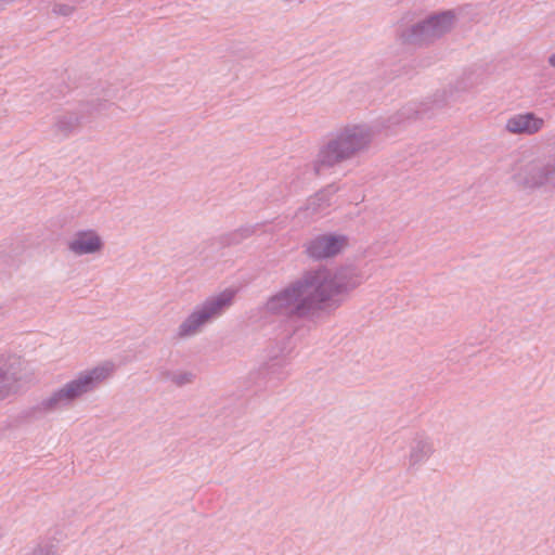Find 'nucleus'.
<instances>
[{
	"instance_id": "obj_16",
	"label": "nucleus",
	"mask_w": 555,
	"mask_h": 555,
	"mask_svg": "<svg viewBox=\"0 0 555 555\" xmlns=\"http://www.w3.org/2000/svg\"><path fill=\"white\" fill-rule=\"evenodd\" d=\"M256 231V225H244L230 233L220 236V243L222 245H236L251 236Z\"/></svg>"
},
{
	"instance_id": "obj_12",
	"label": "nucleus",
	"mask_w": 555,
	"mask_h": 555,
	"mask_svg": "<svg viewBox=\"0 0 555 555\" xmlns=\"http://www.w3.org/2000/svg\"><path fill=\"white\" fill-rule=\"evenodd\" d=\"M545 126V120L533 112H521L511 115L505 124L504 130L516 135H534Z\"/></svg>"
},
{
	"instance_id": "obj_17",
	"label": "nucleus",
	"mask_w": 555,
	"mask_h": 555,
	"mask_svg": "<svg viewBox=\"0 0 555 555\" xmlns=\"http://www.w3.org/2000/svg\"><path fill=\"white\" fill-rule=\"evenodd\" d=\"M162 376L178 387L192 384L195 379V374L193 372L184 370L166 371L162 373Z\"/></svg>"
},
{
	"instance_id": "obj_4",
	"label": "nucleus",
	"mask_w": 555,
	"mask_h": 555,
	"mask_svg": "<svg viewBox=\"0 0 555 555\" xmlns=\"http://www.w3.org/2000/svg\"><path fill=\"white\" fill-rule=\"evenodd\" d=\"M236 295L233 288H225L206 297L194 306L192 311L179 324L175 338L186 339L199 334L205 326L219 319L232 305Z\"/></svg>"
},
{
	"instance_id": "obj_18",
	"label": "nucleus",
	"mask_w": 555,
	"mask_h": 555,
	"mask_svg": "<svg viewBox=\"0 0 555 555\" xmlns=\"http://www.w3.org/2000/svg\"><path fill=\"white\" fill-rule=\"evenodd\" d=\"M52 11L56 15L69 16L75 11V7L65 3H55Z\"/></svg>"
},
{
	"instance_id": "obj_11",
	"label": "nucleus",
	"mask_w": 555,
	"mask_h": 555,
	"mask_svg": "<svg viewBox=\"0 0 555 555\" xmlns=\"http://www.w3.org/2000/svg\"><path fill=\"white\" fill-rule=\"evenodd\" d=\"M433 438L423 430L413 433L408 441L405 455L409 469H416L424 465L435 453Z\"/></svg>"
},
{
	"instance_id": "obj_9",
	"label": "nucleus",
	"mask_w": 555,
	"mask_h": 555,
	"mask_svg": "<svg viewBox=\"0 0 555 555\" xmlns=\"http://www.w3.org/2000/svg\"><path fill=\"white\" fill-rule=\"evenodd\" d=\"M348 243L343 234H319L309 240L306 245V254L314 260L331 258L340 253Z\"/></svg>"
},
{
	"instance_id": "obj_2",
	"label": "nucleus",
	"mask_w": 555,
	"mask_h": 555,
	"mask_svg": "<svg viewBox=\"0 0 555 555\" xmlns=\"http://www.w3.org/2000/svg\"><path fill=\"white\" fill-rule=\"evenodd\" d=\"M115 364L106 361L90 370L79 372L73 379L54 389L31 406L21 412L23 420H40L74 404L85 395L95 390L114 372Z\"/></svg>"
},
{
	"instance_id": "obj_3",
	"label": "nucleus",
	"mask_w": 555,
	"mask_h": 555,
	"mask_svg": "<svg viewBox=\"0 0 555 555\" xmlns=\"http://www.w3.org/2000/svg\"><path fill=\"white\" fill-rule=\"evenodd\" d=\"M374 138L373 129L364 124L347 125L332 132L320 147L313 163L315 175L348 160L366 150Z\"/></svg>"
},
{
	"instance_id": "obj_7",
	"label": "nucleus",
	"mask_w": 555,
	"mask_h": 555,
	"mask_svg": "<svg viewBox=\"0 0 555 555\" xmlns=\"http://www.w3.org/2000/svg\"><path fill=\"white\" fill-rule=\"evenodd\" d=\"M27 382L24 361L15 354H0V400L17 395Z\"/></svg>"
},
{
	"instance_id": "obj_1",
	"label": "nucleus",
	"mask_w": 555,
	"mask_h": 555,
	"mask_svg": "<svg viewBox=\"0 0 555 555\" xmlns=\"http://www.w3.org/2000/svg\"><path fill=\"white\" fill-rule=\"evenodd\" d=\"M363 282V274L353 266L335 269L321 266L306 270L271 294L261 311L282 323L312 320L323 312L338 309Z\"/></svg>"
},
{
	"instance_id": "obj_20",
	"label": "nucleus",
	"mask_w": 555,
	"mask_h": 555,
	"mask_svg": "<svg viewBox=\"0 0 555 555\" xmlns=\"http://www.w3.org/2000/svg\"><path fill=\"white\" fill-rule=\"evenodd\" d=\"M547 62L551 67L555 68V52L548 56Z\"/></svg>"
},
{
	"instance_id": "obj_5",
	"label": "nucleus",
	"mask_w": 555,
	"mask_h": 555,
	"mask_svg": "<svg viewBox=\"0 0 555 555\" xmlns=\"http://www.w3.org/2000/svg\"><path fill=\"white\" fill-rule=\"evenodd\" d=\"M292 336L293 330L288 328L283 339L269 348L267 360L259 367V375L264 379L266 387H278L289 377L292 371Z\"/></svg>"
},
{
	"instance_id": "obj_6",
	"label": "nucleus",
	"mask_w": 555,
	"mask_h": 555,
	"mask_svg": "<svg viewBox=\"0 0 555 555\" xmlns=\"http://www.w3.org/2000/svg\"><path fill=\"white\" fill-rule=\"evenodd\" d=\"M513 178L525 190L555 191V157H535L522 164Z\"/></svg>"
},
{
	"instance_id": "obj_19",
	"label": "nucleus",
	"mask_w": 555,
	"mask_h": 555,
	"mask_svg": "<svg viewBox=\"0 0 555 555\" xmlns=\"http://www.w3.org/2000/svg\"><path fill=\"white\" fill-rule=\"evenodd\" d=\"M28 555H55V551L51 544H39Z\"/></svg>"
},
{
	"instance_id": "obj_15",
	"label": "nucleus",
	"mask_w": 555,
	"mask_h": 555,
	"mask_svg": "<svg viewBox=\"0 0 555 555\" xmlns=\"http://www.w3.org/2000/svg\"><path fill=\"white\" fill-rule=\"evenodd\" d=\"M331 206L330 193L327 191H320L308 199L306 206L307 216H321L326 214Z\"/></svg>"
},
{
	"instance_id": "obj_8",
	"label": "nucleus",
	"mask_w": 555,
	"mask_h": 555,
	"mask_svg": "<svg viewBox=\"0 0 555 555\" xmlns=\"http://www.w3.org/2000/svg\"><path fill=\"white\" fill-rule=\"evenodd\" d=\"M109 105V102L103 99H92L87 103H81L77 111L65 112L56 117L54 124L55 130L62 135L67 137L74 133L86 118L107 109Z\"/></svg>"
},
{
	"instance_id": "obj_13",
	"label": "nucleus",
	"mask_w": 555,
	"mask_h": 555,
	"mask_svg": "<svg viewBox=\"0 0 555 555\" xmlns=\"http://www.w3.org/2000/svg\"><path fill=\"white\" fill-rule=\"evenodd\" d=\"M431 33L433 31H430V25L425 18L424 21L412 25L410 28L403 31L402 38L404 42L410 44H428L437 40L435 35Z\"/></svg>"
},
{
	"instance_id": "obj_10",
	"label": "nucleus",
	"mask_w": 555,
	"mask_h": 555,
	"mask_svg": "<svg viewBox=\"0 0 555 555\" xmlns=\"http://www.w3.org/2000/svg\"><path fill=\"white\" fill-rule=\"evenodd\" d=\"M67 249L76 257L100 254L104 242L95 229H80L75 231L66 243Z\"/></svg>"
},
{
	"instance_id": "obj_14",
	"label": "nucleus",
	"mask_w": 555,
	"mask_h": 555,
	"mask_svg": "<svg viewBox=\"0 0 555 555\" xmlns=\"http://www.w3.org/2000/svg\"><path fill=\"white\" fill-rule=\"evenodd\" d=\"M454 14L452 11H444L427 17L430 25V31L435 35L436 39L441 38L449 33L454 25Z\"/></svg>"
},
{
	"instance_id": "obj_21",
	"label": "nucleus",
	"mask_w": 555,
	"mask_h": 555,
	"mask_svg": "<svg viewBox=\"0 0 555 555\" xmlns=\"http://www.w3.org/2000/svg\"><path fill=\"white\" fill-rule=\"evenodd\" d=\"M400 122V119L398 117H392L391 118V124H399Z\"/></svg>"
}]
</instances>
